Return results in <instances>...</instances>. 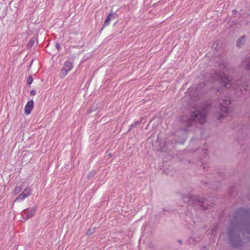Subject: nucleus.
<instances>
[{"label":"nucleus","instance_id":"nucleus-12","mask_svg":"<svg viewBox=\"0 0 250 250\" xmlns=\"http://www.w3.org/2000/svg\"><path fill=\"white\" fill-rule=\"evenodd\" d=\"M33 78L31 76H30L28 77L27 78V83L28 84H31L33 82Z\"/></svg>","mask_w":250,"mask_h":250},{"label":"nucleus","instance_id":"nucleus-4","mask_svg":"<svg viewBox=\"0 0 250 250\" xmlns=\"http://www.w3.org/2000/svg\"><path fill=\"white\" fill-rule=\"evenodd\" d=\"M34 107V102L33 100L28 101L26 104L24 108V113L26 115H29L31 112Z\"/></svg>","mask_w":250,"mask_h":250},{"label":"nucleus","instance_id":"nucleus-9","mask_svg":"<svg viewBox=\"0 0 250 250\" xmlns=\"http://www.w3.org/2000/svg\"><path fill=\"white\" fill-rule=\"evenodd\" d=\"M22 190V188L21 186H17L16 187L13 191V193L14 195H17L19 194Z\"/></svg>","mask_w":250,"mask_h":250},{"label":"nucleus","instance_id":"nucleus-2","mask_svg":"<svg viewBox=\"0 0 250 250\" xmlns=\"http://www.w3.org/2000/svg\"><path fill=\"white\" fill-rule=\"evenodd\" d=\"M31 189L28 187H26L22 192L16 198L15 202L21 201L29 197L31 194Z\"/></svg>","mask_w":250,"mask_h":250},{"label":"nucleus","instance_id":"nucleus-6","mask_svg":"<svg viewBox=\"0 0 250 250\" xmlns=\"http://www.w3.org/2000/svg\"><path fill=\"white\" fill-rule=\"evenodd\" d=\"M63 67H64V69L66 70V71H68L69 72L73 67V63L70 61H66L65 62Z\"/></svg>","mask_w":250,"mask_h":250},{"label":"nucleus","instance_id":"nucleus-3","mask_svg":"<svg viewBox=\"0 0 250 250\" xmlns=\"http://www.w3.org/2000/svg\"><path fill=\"white\" fill-rule=\"evenodd\" d=\"M230 104V101L229 99H225L223 101L222 103L221 104V110L223 112V114L221 115L223 116L225 114L227 113L229 110V105Z\"/></svg>","mask_w":250,"mask_h":250},{"label":"nucleus","instance_id":"nucleus-8","mask_svg":"<svg viewBox=\"0 0 250 250\" xmlns=\"http://www.w3.org/2000/svg\"><path fill=\"white\" fill-rule=\"evenodd\" d=\"M26 212H27V213H28V215H27L28 218L32 217L35 214V213L36 212V207L32 208L31 209V210H30V213H29V211H27Z\"/></svg>","mask_w":250,"mask_h":250},{"label":"nucleus","instance_id":"nucleus-16","mask_svg":"<svg viewBox=\"0 0 250 250\" xmlns=\"http://www.w3.org/2000/svg\"><path fill=\"white\" fill-rule=\"evenodd\" d=\"M247 67L248 68H250V64H248V65H247Z\"/></svg>","mask_w":250,"mask_h":250},{"label":"nucleus","instance_id":"nucleus-7","mask_svg":"<svg viewBox=\"0 0 250 250\" xmlns=\"http://www.w3.org/2000/svg\"><path fill=\"white\" fill-rule=\"evenodd\" d=\"M222 82L224 83V85L226 87L229 88L230 87L229 85L230 84V86L232 88H234L235 85L234 83H230V80L229 79H225V80H223Z\"/></svg>","mask_w":250,"mask_h":250},{"label":"nucleus","instance_id":"nucleus-13","mask_svg":"<svg viewBox=\"0 0 250 250\" xmlns=\"http://www.w3.org/2000/svg\"><path fill=\"white\" fill-rule=\"evenodd\" d=\"M29 42L31 45L33 44L34 43V41L33 40H30Z\"/></svg>","mask_w":250,"mask_h":250},{"label":"nucleus","instance_id":"nucleus-17","mask_svg":"<svg viewBox=\"0 0 250 250\" xmlns=\"http://www.w3.org/2000/svg\"><path fill=\"white\" fill-rule=\"evenodd\" d=\"M188 199H185V202H187V201H188Z\"/></svg>","mask_w":250,"mask_h":250},{"label":"nucleus","instance_id":"nucleus-15","mask_svg":"<svg viewBox=\"0 0 250 250\" xmlns=\"http://www.w3.org/2000/svg\"><path fill=\"white\" fill-rule=\"evenodd\" d=\"M56 47H57V49H59V47H60V45H59V44H57L56 45Z\"/></svg>","mask_w":250,"mask_h":250},{"label":"nucleus","instance_id":"nucleus-11","mask_svg":"<svg viewBox=\"0 0 250 250\" xmlns=\"http://www.w3.org/2000/svg\"><path fill=\"white\" fill-rule=\"evenodd\" d=\"M245 41V38L244 37H241L237 42V45L238 47H240L241 45L244 43Z\"/></svg>","mask_w":250,"mask_h":250},{"label":"nucleus","instance_id":"nucleus-14","mask_svg":"<svg viewBox=\"0 0 250 250\" xmlns=\"http://www.w3.org/2000/svg\"><path fill=\"white\" fill-rule=\"evenodd\" d=\"M31 94H32V95H35V91H33V90L31 91Z\"/></svg>","mask_w":250,"mask_h":250},{"label":"nucleus","instance_id":"nucleus-10","mask_svg":"<svg viewBox=\"0 0 250 250\" xmlns=\"http://www.w3.org/2000/svg\"><path fill=\"white\" fill-rule=\"evenodd\" d=\"M68 71H66V70L64 69V67H62L60 72L61 76L64 77L68 74Z\"/></svg>","mask_w":250,"mask_h":250},{"label":"nucleus","instance_id":"nucleus-5","mask_svg":"<svg viewBox=\"0 0 250 250\" xmlns=\"http://www.w3.org/2000/svg\"><path fill=\"white\" fill-rule=\"evenodd\" d=\"M115 19V17L113 15L112 13H110L107 16L106 19H105L104 24V27H106L109 25V22L111 20Z\"/></svg>","mask_w":250,"mask_h":250},{"label":"nucleus","instance_id":"nucleus-1","mask_svg":"<svg viewBox=\"0 0 250 250\" xmlns=\"http://www.w3.org/2000/svg\"><path fill=\"white\" fill-rule=\"evenodd\" d=\"M206 113L205 111L196 110L192 114V117L194 120L198 121L200 123H203L205 121Z\"/></svg>","mask_w":250,"mask_h":250}]
</instances>
